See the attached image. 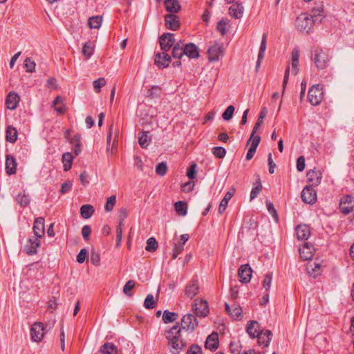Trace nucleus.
<instances>
[{
  "mask_svg": "<svg viewBox=\"0 0 354 354\" xmlns=\"http://www.w3.org/2000/svg\"><path fill=\"white\" fill-rule=\"evenodd\" d=\"M135 281L133 280H129L125 285L123 287V292L127 296H131L132 293L131 292V290L134 288L135 286Z\"/></svg>",
  "mask_w": 354,
  "mask_h": 354,
  "instance_id": "nucleus-49",
  "label": "nucleus"
},
{
  "mask_svg": "<svg viewBox=\"0 0 354 354\" xmlns=\"http://www.w3.org/2000/svg\"><path fill=\"white\" fill-rule=\"evenodd\" d=\"M17 136L18 133L15 127L9 126L7 128L6 133V139L8 142L10 143H15L17 140Z\"/></svg>",
  "mask_w": 354,
  "mask_h": 354,
  "instance_id": "nucleus-30",
  "label": "nucleus"
},
{
  "mask_svg": "<svg viewBox=\"0 0 354 354\" xmlns=\"http://www.w3.org/2000/svg\"><path fill=\"white\" fill-rule=\"evenodd\" d=\"M164 5L169 14L177 13L181 10L178 0H165Z\"/></svg>",
  "mask_w": 354,
  "mask_h": 354,
  "instance_id": "nucleus-26",
  "label": "nucleus"
},
{
  "mask_svg": "<svg viewBox=\"0 0 354 354\" xmlns=\"http://www.w3.org/2000/svg\"><path fill=\"white\" fill-rule=\"evenodd\" d=\"M212 153L218 158H223L226 154V150L222 147H216L212 149Z\"/></svg>",
  "mask_w": 354,
  "mask_h": 354,
  "instance_id": "nucleus-51",
  "label": "nucleus"
},
{
  "mask_svg": "<svg viewBox=\"0 0 354 354\" xmlns=\"http://www.w3.org/2000/svg\"><path fill=\"white\" fill-rule=\"evenodd\" d=\"M234 194L233 192H227L223 198L221 200L219 207H218V212L220 214H222L226 209L229 201L232 198Z\"/></svg>",
  "mask_w": 354,
  "mask_h": 354,
  "instance_id": "nucleus-31",
  "label": "nucleus"
},
{
  "mask_svg": "<svg viewBox=\"0 0 354 354\" xmlns=\"http://www.w3.org/2000/svg\"><path fill=\"white\" fill-rule=\"evenodd\" d=\"M266 39H267V34L263 33L262 35V39H261L259 52V55H259V58L264 57V53L266 49Z\"/></svg>",
  "mask_w": 354,
  "mask_h": 354,
  "instance_id": "nucleus-52",
  "label": "nucleus"
},
{
  "mask_svg": "<svg viewBox=\"0 0 354 354\" xmlns=\"http://www.w3.org/2000/svg\"><path fill=\"white\" fill-rule=\"evenodd\" d=\"M339 209L344 214L354 211V198L347 195L342 198L339 203Z\"/></svg>",
  "mask_w": 354,
  "mask_h": 354,
  "instance_id": "nucleus-7",
  "label": "nucleus"
},
{
  "mask_svg": "<svg viewBox=\"0 0 354 354\" xmlns=\"http://www.w3.org/2000/svg\"><path fill=\"white\" fill-rule=\"evenodd\" d=\"M198 325V323L195 315L188 313L182 317L180 327L178 322L167 331L166 338L168 339V345L173 353H179L180 351L186 346V342L182 338V332L184 330L193 332Z\"/></svg>",
  "mask_w": 354,
  "mask_h": 354,
  "instance_id": "nucleus-1",
  "label": "nucleus"
},
{
  "mask_svg": "<svg viewBox=\"0 0 354 354\" xmlns=\"http://www.w3.org/2000/svg\"><path fill=\"white\" fill-rule=\"evenodd\" d=\"M230 21L227 19H222L218 21L217 24V30L221 33L222 35H225L227 32V26L229 25Z\"/></svg>",
  "mask_w": 354,
  "mask_h": 354,
  "instance_id": "nucleus-46",
  "label": "nucleus"
},
{
  "mask_svg": "<svg viewBox=\"0 0 354 354\" xmlns=\"http://www.w3.org/2000/svg\"><path fill=\"white\" fill-rule=\"evenodd\" d=\"M72 186H73V183H72V181H70V180L62 183V186H61V189L59 190L60 194H66L72 188Z\"/></svg>",
  "mask_w": 354,
  "mask_h": 354,
  "instance_id": "nucleus-61",
  "label": "nucleus"
},
{
  "mask_svg": "<svg viewBox=\"0 0 354 354\" xmlns=\"http://www.w3.org/2000/svg\"><path fill=\"white\" fill-rule=\"evenodd\" d=\"M199 290V284L196 279H192L185 286V295L190 299H193L198 293Z\"/></svg>",
  "mask_w": 354,
  "mask_h": 354,
  "instance_id": "nucleus-14",
  "label": "nucleus"
},
{
  "mask_svg": "<svg viewBox=\"0 0 354 354\" xmlns=\"http://www.w3.org/2000/svg\"><path fill=\"white\" fill-rule=\"evenodd\" d=\"M313 24H315L309 16V14L301 13L299 15L295 21V26L298 30L304 33H308L313 28Z\"/></svg>",
  "mask_w": 354,
  "mask_h": 354,
  "instance_id": "nucleus-2",
  "label": "nucleus"
},
{
  "mask_svg": "<svg viewBox=\"0 0 354 354\" xmlns=\"http://www.w3.org/2000/svg\"><path fill=\"white\" fill-rule=\"evenodd\" d=\"M309 16L312 17L315 24L322 23V19L324 18V10L322 8H313Z\"/></svg>",
  "mask_w": 354,
  "mask_h": 354,
  "instance_id": "nucleus-29",
  "label": "nucleus"
},
{
  "mask_svg": "<svg viewBox=\"0 0 354 354\" xmlns=\"http://www.w3.org/2000/svg\"><path fill=\"white\" fill-rule=\"evenodd\" d=\"M205 348L211 351H215L218 346V337L216 333L209 335L205 341Z\"/></svg>",
  "mask_w": 354,
  "mask_h": 354,
  "instance_id": "nucleus-24",
  "label": "nucleus"
},
{
  "mask_svg": "<svg viewBox=\"0 0 354 354\" xmlns=\"http://www.w3.org/2000/svg\"><path fill=\"white\" fill-rule=\"evenodd\" d=\"M15 200L22 207L28 206L30 201L29 195L25 192L23 194H19L16 196Z\"/></svg>",
  "mask_w": 354,
  "mask_h": 354,
  "instance_id": "nucleus-34",
  "label": "nucleus"
},
{
  "mask_svg": "<svg viewBox=\"0 0 354 354\" xmlns=\"http://www.w3.org/2000/svg\"><path fill=\"white\" fill-rule=\"evenodd\" d=\"M87 254V251L85 248L82 249L77 256V261L80 263H84Z\"/></svg>",
  "mask_w": 354,
  "mask_h": 354,
  "instance_id": "nucleus-64",
  "label": "nucleus"
},
{
  "mask_svg": "<svg viewBox=\"0 0 354 354\" xmlns=\"http://www.w3.org/2000/svg\"><path fill=\"white\" fill-rule=\"evenodd\" d=\"M171 62V57L166 51L156 55L155 64L160 68H167Z\"/></svg>",
  "mask_w": 354,
  "mask_h": 354,
  "instance_id": "nucleus-11",
  "label": "nucleus"
},
{
  "mask_svg": "<svg viewBox=\"0 0 354 354\" xmlns=\"http://www.w3.org/2000/svg\"><path fill=\"white\" fill-rule=\"evenodd\" d=\"M178 317V314L173 312H169V310H166L163 313L162 315V321L165 324L174 322L176 321Z\"/></svg>",
  "mask_w": 354,
  "mask_h": 354,
  "instance_id": "nucleus-41",
  "label": "nucleus"
},
{
  "mask_svg": "<svg viewBox=\"0 0 354 354\" xmlns=\"http://www.w3.org/2000/svg\"><path fill=\"white\" fill-rule=\"evenodd\" d=\"M44 326L41 322L35 323L30 328L31 339L34 342H40L44 337Z\"/></svg>",
  "mask_w": 354,
  "mask_h": 354,
  "instance_id": "nucleus-10",
  "label": "nucleus"
},
{
  "mask_svg": "<svg viewBox=\"0 0 354 354\" xmlns=\"http://www.w3.org/2000/svg\"><path fill=\"white\" fill-rule=\"evenodd\" d=\"M310 229L307 225H299L296 227V234L298 240L306 241L310 236Z\"/></svg>",
  "mask_w": 354,
  "mask_h": 354,
  "instance_id": "nucleus-21",
  "label": "nucleus"
},
{
  "mask_svg": "<svg viewBox=\"0 0 354 354\" xmlns=\"http://www.w3.org/2000/svg\"><path fill=\"white\" fill-rule=\"evenodd\" d=\"M102 18L100 16H93L88 19L90 28L97 29L101 26Z\"/></svg>",
  "mask_w": 354,
  "mask_h": 354,
  "instance_id": "nucleus-42",
  "label": "nucleus"
},
{
  "mask_svg": "<svg viewBox=\"0 0 354 354\" xmlns=\"http://www.w3.org/2000/svg\"><path fill=\"white\" fill-rule=\"evenodd\" d=\"M17 162L16 159L11 155H7L6 158V171L8 175H12L16 173Z\"/></svg>",
  "mask_w": 354,
  "mask_h": 354,
  "instance_id": "nucleus-25",
  "label": "nucleus"
},
{
  "mask_svg": "<svg viewBox=\"0 0 354 354\" xmlns=\"http://www.w3.org/2000/svg\"><path fill=\"white\" fill-rule=\"evenodd\" d=\"M33 232L35 238H41L44 234V218L43 217L37 218L33 224Z\"/></svg>",
  "mask_w": 354,
  "mask_h": 354,
  "instance_id": "nucleus-20",
  "label": "nucleus"
},
{
  "mask_svg": "<svg viewBox=\"0 0 354 354\" xmlns=\"http://www.w3.org/2000/svg\"><path fill=\"white\" fill-rule=\"evenodd\" d=\"M100 354H118V350L113 343L106 342L99 349Z\"/></svg>",
  "mask_w": 354,
  "mask_h": 354,
  "instance_id": "nucleus-28",
  "label": "nucleus"
},
{
  "mask_svg": "<svg viewBox=\"0 0 354 354\" xmlns=\"http://www.w3.org/2000/svg\"><path fill=\"white\" fill-rule=\"evenodd\" d=\"M267 114V109L266 107H263L260 113V115L258 118V120L252 129V131L251 133V138H252L254 136H255V133H257V131H258L259 128L260 127V126L261 125V124L263 123V119L264 118L266 117Z\"/></svg>",
  "mask_w": 354,
  "mask_h": 354,
  "instance_id": "nucleus-33",
  "label": "nucleus"
},
{
  "mask_svg": "<svg viewBox=\"0 0 354 354\" xmlns=\"http://www.w3.org/2000/svg\"><path fill=\"white\" fill-rule=\"evenodd\" d=\"M73 158L74 157L69 152L64 153L62 155V162L64 164V171H67L71 169Z\"/></svg>",
  "mask_w": 354,
  "mask_h": 354,
  "instance_id": "nucleus-35",
  "label": "nucleus"
},
{
  "mask_svg": "<svg viewBox=\"0 0 354 354\" xmlns=\"http://www.w3.org/2000/svg\"><path fill=\"white\" fill-rule=\"evenodd\" d=\"M196 165L195 163L192 164L190 167H188L187 171V176L190 180H193L196 178Z\"/></svg>",
  "mask_w": 354,
  "mask_h": 354,
  "instance_id": "nucleus-59",
  "label": "nucleus"
},
{
  "mask_svg": "<svg viewBox=\"0 0 354 354\" xmlns=\"http://www.w3.org/2000/svg\"><path fill=\"white\" fill-rule=\"evenodd\" d=\"M244 7L242 3L239 1H236V3L233 4L229 8V15L234 19H240L243 14Z\"/></svg>",
  "mask_w": 354,
  "mask_h": 354,
  "instance_id": "nucleus-22",
  "label": "nucleus"
},
{
  "mask_svg": "<svg viewBox=\"0 0 354 354\" xmlns=\"http://www.w3.org/2000/svg\"><path fill=\"white\" fill-rule=\"evenodd\" d=\"M231 313L230 315L234 319H242V308L237 304H232Z\"/></svg>",
  "mask_w": 354,
  "mask_h": 354,
  "instance_id": "nucleus-40",
  "label": "nucleus"
},
{
  "mask_svg": "<svg viewBox=\"0 0 354 354\" xmlns=\"http://www.w3.org/2000/svg\"><path fill=\"white\" fill-rule=\"evenodd\" d=\"M93 49L91 44L86 42L82 49V53L86 57V59H89L93 55Z\"/></svg>",
  "mask_w": 354,
  "mask_h": 354,
  "instance_id": "nucleus-55",
  "label": "nucleus"
},
{
  "mask_svg": "<svg viewBox=\"0 0 354 354\" xmlns=\"http://www.w3.org/2000/svg\"><path fill=\"white\" fill-rule=\"evenodd\" d=\"M91 232V227L88 225H84L82 228V234L85 241L88 240Z\"/></svg>",
  "mask_w": 354,
  "mask_h": 354,
  "instance_id": "nucleus-62",
  "label": "nucleus"
},
{
  "mask_svg": "<svg viewBox=\"0 0 354 354\" xmlns=\"http://www.w3.org/2000/svg\"><path fill=\"white\" fill-rule=\"evenodd\" d=\"M19 96L15 92H10L6 100L7 108L10 110H14L17 108L19 102Z\"/></svg>",
  "mask_w": 354,
  "mask_h": 354,
  "instance_id": "nucleus-23",
  "label": "nucleus"
},
{
  "mask_svg": "<svg viewBox=\"0 0 354 354\" xmlns=\"http://www.w3.org/2000/svg\"><path fill=\"white\" fill-rule=\"evenodd\" d=\"M323 97L324 92L319 84L313 85L310 88L308 93V99L310 104L313 106L319 105L322 101Z\"/></svg>",
  "mask_w": 354,
  "mask_h": 354,
  "instance_id": "nucleus-4",
  "label": "nucleus"
},
{
  "mask_svg": "<svg viewBox=\"0 0 354 354\" xmlns=\"http://www.w3.org/2000/svg\"><path fill=\"white\" fill-rule=\"evenodd\" d=\"M301 199L307 204H313L317 200V192L312 186H306L301 192Z\"/></svg>",
  "mask_w": 354,
  "mask_h": 354,
  "instance_id": "nucleus-8",
  "label": "nucleus"
},
{
  "mask_svg": "<svg viewBox=\"0 0 354 354\" xmlns=\"http://www.w3.org/2000/svg\"><path fill=\"white\" fill-rule=\"evenodd\" d=\"M24 67L28 73H32L35 71V63L30 57H27L24 61Z\"/></svg>",
  "mask_w": 354,
  "mask_h": 354,
  "instance_id": "nucleus-50",
  "label": "nucleus"
},
{
  "mask_svg": "<svg viewBox=\"0 0 354 354\" xmlns=\"http://www.w3.org/2000/svg\"><path fill=\"white\" fill-rule=\"evenodd\" d=\"M106 84V81L103 77L98 78L93 82V87L96 93L100 92V88Z\"/></svg>",
  "mask_w": 354,
  "mask_h": 354,
  "instance_id": "nucleus-56",
  "label": "nucleus"
},
{
  "mask_svg": "<svg viewBox=\"0 0 354 354\" xmlns=\"http://www.w3.org/2000/svg\"><path fill=\"white\" fill-rule=\"evenodd\" d=\"M148 133L149 132L147 131H142L139 133L138 142L142 148H146L151 140Z\"/></svg>",
  "mask_w": 354,
  "mask_h": 354,
  "instance_id": "nucleus-36",
  "label": "nucleus"
},
{
  "mask_svg": "<svg viewBox=\"0 0 354 354\" xmlns=\"http://www.w3.org/2000/svg\"><path fill=\"white\" fill-rule=\"evenodd\" d=\"M320 265L319 263H309L307 266V271L309 275L315 278L320 274Z\"/></svg>",
  "mask_w": 354,
  "mask_h": 354,
  "instance_id": "nucleus-39",
  "label": "nucleus"
},
{
  "mask_svg": "<svg viewBox=\"0 0 354 354\" xmlns=\"http://www.w3.org/2000/svg\"><path fill=\"white\" fill-rule=\"evenodd\" d=\"M259 324L257 321H251L247 326V333L252 339L256 337V335L259 332Z\"/></svg>",
  "mask_w": 354,
  "mask_h": 354,
  "instance_id": "nucleus-32",
  "label": "nucleus"
},
{
  "mask_svg": "<svg viewBox=\"0 0 354 354\" xmlns=\"http://www.w3.org/2000/svg\"><path fill=\"white\" fill-rule=\"evenodd\" d=\"M175 210L179 216H185L187 213V205L184 201H178L174 204Z\"/></svg>",
  "mask_w": 354,
  "mask_h": 354,
  "instance_id": "nucleus-38",
  "label": "nucleus"
},
{
  "mask_svg": "<svg viewBox=\"0 0 354 354\" xmlns=\"http://www.w3.org/2000/svg\"><path fill=\"white\" fill-rule=\"evenodd\" d=\"M193 310L198 317H205L209 313L207 302L205 300H196L193 305Z\"/></svg>",
  "mask_w": 354,
  "mask_h": 354,
  "instance_id": "nucleus-9",
  "label": "nucleus"
},
{
  "mask_svg": "<svg viewBox=\"0 0 354 354\" xmlns=\"http://www.w3.org/2000/svg\"><path fill=\"white\" fill-rule=\"evenodd\" d=\"M272 280V272L267 273L266 274L264 280L263 281V286L266 290H268L270 288Z\"/></svg>",
  "mask_w": 354,
  "mask_h": 354,
  "instance_id": "nucleus-54",
  "label": "nucleus"
},
{
  "mask_svg": "<svg viewBox=\"0 0 354 354\" xmlns=\"http://www.w3.org/2000/svg\"><path fill=\"white\" fill-rule=\"evenodd\" d=\"M160 95V88L158 86H153L148 91V96L153 98L158 97Z\"/></svg>",
  "mask_w": 354,
  "mask_h": 354,
  "instance_id": "nucleus-57",
  "label": "nucleus"
},
{
  "mask_svg": "<svg viewBox=\"0 0 354 354\" xmlns=\"http://www.w3.org/2000/svg\"><path fill=\"white\" fill-rule=\"evenodd\" d=\"M165 22L167 28L171 30H176L180 27L179 17L174 14L166 15Z\"/></svg>",
  "mask_w": 354,
  "mask_h": 354,
  "instance_id": "nucleus-15",
  "label": "nucleus"
},
{
  "mask_svg": "<svg viewBox=\"0 0 354 354\" xmlns=\"http://www.w3.org/2000/svg\"><path fill=\"white\" fill-rule=\"evenodd\" d=\"M315 249L313 245L305 243L299 248V254L301 259L304 261L310 260L313 256Z\"/></svg>",
  "mask_w": 354,
  "mask_h": 354,
  "instance_id": "nucleus-19",
  "label": "nucleus"
},
{
  "mask_svg": "<svg viewBox=\"0 0 354 354\" xmlns=\"http://www.w3.org/2000/svg\"><path fill=\"white\" fill-rule=\"evenodd\" d=\"M305 158L304 156H300L297 160V169L299 171H303L305 169Z\"/></svg>",
  "mask_w": 354,
  "mask_h": 354,
  "instance_id": "nucleus-63",
  "label": "nucleus"
},
{
  "mask_svg": "<svg viewBox=\"0 0 354 354\" xmlns=\"http://www.w3.org/2000/svg\"><path fill=\"white\" fill-rule=\"evenodd\" d=\"M185 55L189 58H198L199 57L198 48L193 43H189L184 47Z\"/></svg>",
  "mask_w": 354,
  "mask_h": 354,
  "instance_id": "nucleus-27",
  "label": "nucleus"
},
{
  "mask_svg": "<svg viewBox=\"0 0 354 354\" xmlns=\"http://www.w3.org/2000/svg\"><path fill=\"white\" fill-rule=\"evenodd\" d=\"M260 141L261 138L259 136H254L252 138H251V136L250 137L248 145L251 142V146L247 152L246 160H250L253 158Z\"/></svg>",
  "mask_w": 354,
  "mask_h": 354,
  "instance_id": "nucleus-18",
  "label": "nucleus"
},
{
  "mask_svg": "<svg viewBox=\"0 0 354 354\" xmlns=\"http://www.w3.org/2000/svg\"><path fill=\"white\" fill-rule=\"evenodd\" d=\"M262 189V185L261 183L260 177L259 175L257 176V180L255 186L252 187L250 192V200L254 199Z\"/></svg>",
  "mask_w": 354,
  "mask_h": 354,
  "instance_id": "nucleus-43",
  "label": "nucleus"
},
{
  "mask_svg": "<svg viewBox=\"0 0 354 354\" xmlns=\"http://www.w3.org/2000/svg\"><path fill=\"white\" fill-rule=\"evenodd\" d=\"M234 111V107L232 105L227 106L222 114L223 119L227 121L231 120L233 117Z\"/></svg>",
  "mask_w": 354,
  "mask_h": 354,
  "instance_id": "nucleus-48",
  "label": "nucleus"
},
{
  "mask_svg": "<svg viewBox=\"0 0 354 354\" xmlns=\"http://www.w3.org/2000/svg\"><path fill=\"white\" fill-rule=\"evenodd\" d=\"M175 42L173 33H164L159 38L160 48L162 51L167 52L173 46Z\"/></svg>",
  "mask_w": 354,
  "mask_h": 354,
  "instance_id": "nucleus-6",
  "label": "nucleus"
},
{
  "mask_svg": "<svg viewBox=\"0 0 354 354\" xmlns=\"http://www.w3.org/2000/svg\"><path fill=\"white\" fill-rule=\"evenodd\" d=\"M167 170V164L164 162L158 164V165L156 167V174L161 176H164L166 174Z\"/></svg>",
  "mask_w": 354,
  "mask_h": 354,
  "instance_id": "nucleus-53",
  "label": "nucleus"
},
{
  "mask_svg": "<svg viewBox=\"0 0 354 354\" xmlns=\"http://www.w3.org/2000/svg\"><path fill=\"white\" fill-rule=\"evenodd\" d=\"M187 354H202V348L197 344H192L187 350Z\"/></svg>",
  "mask_w": 354,
  "mask_h": 354,
  "instance_id": "nucleus-60",
  "label": "nucleus"
},
{
  "mask_svg": "<svg viewBox=\"0 0 354 354\" xmlns=\"http://www.w3.org/2000/svg\"><path fill=\"white\" fill-rule=\"evenodd\" d=\"M156 301L153 295L149 294L145 299L144 306L147 309H153L156 307Z\"/></svg>",
  "mask_w": 354,
  "mask_h": 354,
  "instance_id": "nucleus-44",
  "label": "nucleus"
},
{
  "mask_svg": "<svg viewBox=\"0 0 354 354\" xmlns=\"http://www.w3.org/2000/svg\"><path fill=\"white\" fill-rule=\"evenodd\" d=\"M116 203V197L115 196H111L108 198L106 204L104 205V209L106 212H111L113 207L115 206Z\"/></svg>",
  "mask_w": 354,
  "mask_h": 354,
  "instance_id": "nucleus-47",
  "label": "nucleus"
},
{
  "mask_svg": "<svg viewBox=\"0 0 354 354\" xmlns=\"http://www.w3.org/2000/svg\"><path fill=\"white\" fill-rule=\"evenodd\" d=\"M272 333L269 330L265 331H259L256 337L258 339V344L263 347H268L271 340Z\"/></svg>",
  "mask_w": 354,
  "mask_h": 354,
  "instance_id": "nucleus-17",
  "label": "nucleus"
},
{
  "mask_svg": "<svg viewBox=\"0 0 354 354\" xmlns=\"http://www.w3.org/2000/svg\"><path fill=\"white\" fill-rule=\"evenodd\" d=\"M40 246V241L37 238H30L28 240L24 246V252L28 255H33L37 253V248Z\"/></svg>",
  "mask_w": 354,
  "mask_h": 354,
  "instance_id": "nucleus-16",
  "label": "nucleus"
},
{
  "mask_svg": "<svg viewBox=\"0 0 354 354\" xmlns=\"http://www.w3.org/2000/svg\"><path fill=\"white\" fill-rule=\"evenodd\" d=\"M313 60L318 70H323L328 66L330 57L326 51L320 49L315 51Z\"/></svg>",
  "mask_w": 354,
  "mask_h": 354,
  "instance_id": "nucleus-3",
  "label": "nucleus"
},
{
  "mask_svg": "<svg viewBox=\"0 0 354 354\" xmlns=\"http://www.w3.org/2000/svg\"><path fill=\"white\" fill-rule=\"evenodd\" d=\"M93 213L94 208L91 205H83L80 208V214L84 218H91Z\"/></svg>",
  "mask_w": 354,
  "mask_h": 354,
  "instance_id": "nucleus-37",
  "label": "nucleus"
},
{
  "mask_svg": "<svg viewBox=\"0 0 354 354\" xmlns=\"http://www.w3.org/2000/svg\"><path fill=\"white\" fill-rule=\"evenodd\" d=\"M185 55L184 49H180L178 47H173L172 56L175 59H181Z\"/></svg>",
  "mask_w": 354,
  "mask_h": 354,
  "instance_id": "nucleus-58",
  "label": "nucleus"
},
{
  "mask_svg": "<svg viewBox=\"0 0 354 354\" xmlns=\"http://www.w3.org/2000/svg\"><path fill=\"white\" fill-rule=\"evenodd\" d=\"M158 248V242L153 237L149 238L147 241L145 250L148 252H154Z\"/></svg>",
  "mask_w": 354,
  "mask_h": 354,
  "instance_id": "nucleus-45",
  "label": "nucleus"
},
{
  "mask_svg": "<svg viewBox=\"0 0 354 354\" xmlns=\"http://www.w3.org/2000/svg\"><path fill=\"white\" fill-rule=\"evenodd\" d=\"M307 180L311 183L310 186H318L321 183L322 174L320 170L314 168L307 173Z\"/></svg>",
  "mask_w": 354,
  "mask_h": 354,
  "instance_id": "nucleus-12",
  "label": "nucleus"
},
{
  "mask_svg": "<svg viewBox=\"0 0 354 354\" xmlns=\"http://www.w3.org/2000/svg\"><path fill=\"white\" fill-rule=\"evenodd\" d=\"M252 270L248 264L242 265L238 272L240 281L247 283L250 281Z\"/></svg>",
  "mask_w": 354,
  "mask_h": 354,
  "instance_id": "nucleus-13",
  "label": "nucleus"
},
{
  "mask_svg": "<svg viewBox=\"0 0 354 354\" xmlns=\"http://www.w3.org/2000/svg\"><path fill=\"white\" fill-rule=\"evenodd\" d=\"M207 54L209 62L218 61L223 56L224 48L222 44L216 42L209 48Z\"/></svg>",
  "mask_w": 354,
  "mask_h": 354,
  "instance_id": "nucleus-5",
  "label": "nucleus"
}]
</instances>
